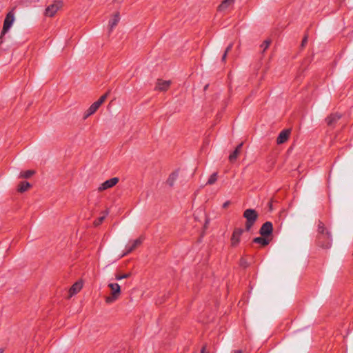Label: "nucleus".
Masks as SVG:
<instances>
[{
  "label": "nucleus",
  "mask_w": 353,
  "mask_h": 353,
  "mask_svg": "<svg viewBox=\"0 0 353 353\" xmlns=\"http://www.w3.org/2000/svg\"><path fill=\"white\" fill-rule=\"evenodd\" d=\"M318 244L323 248L327 249L331 246V234L325 225L320 222L318 225Z\"/></svg>",
  "instance_id": "1"
},
{
  "label": "nucleus",
  "mask_w": 353,
  "mask_h": 353,
  "mask_svg": "<svg viewBox=\"0 0 353 353\" xmlns=\"http://www.w3.org/2000/svg\"><path fill=\"white\" fill-rule=\"evenodd\" d=\"M108 286L110 289V294L105 297V303L110 304L119 299L121 294V289L117 283H109Z\"/></svg>",
  "instance_id": "2"
},
{
  "label": "nucleus",
  "mask_w": 353,
  "mask_h": 353,
  "mask_svg": "<svg viewBox=\"0 0 353 353\" xmlns=\"http://www.w3.org/2000/svg\"><path fill=\"white\" fill-rule=\"evenodd\" d=\"M243 216L246 219L245 229L250 230L258 218V214L255 210L247 209L243 212Z\"/></svg>",
  "instance_id": "3"
},
{
  "label": "nucleus",
  "mask_w": 353,
  "mask_h": 353,
  "mask_svg": "<svg viewBox=\"0 0 353 353\" xmlns=\"http://www.w3.org/2000/svg\"><path fill=\"white\" fill-rule=\"evenodd\" d=\"M63 3L61 0H54L53 3L45 9L44 15L48 17H53L57 12L62 8Z\"/></svg>",
  "instance_id": "4"
},
{
  "label": "nucleus",
  "mask_w": 353,
  "mask_h": 353,
  "mask_svg": "<svg viewBox=\"0 0 353 353\" xmlns=\"http://www.w3.org/2000/svg\"><path fill=\"white\" fill-rule=\"evenodd\" d=\"M14 21V14L13 11L9 12L4 19L3 26L0 36L1 43L3 42V37L5 34L10 30Z\"/></svg>",
  "instance_id": "5"
},
{
  "label": "nucleus",
  "mask_w": 353,
  "mask_h": 353,
  "mask_svg": "<svg viewBox=\"0 0 353 353\" xmlns=\"http://www.w3.org/2000/svg\"><path fill=\"white\" fill-rule=\"evenodd\" d=\"M143 240H144V237L141 236L139 238L131 241L130 242V245L126 246V251L123 254L121 257L130 254V252L134 251L136 248L139 247L142 244Z\"/></svg>",
  "instance_id": "6"
},
{
  "label": "nucleus",
  "mask_w": 353,
  "mask_h": 353,
  "mask_svg": "<svg viewBox=\"0 0 353 353\" xmlns=\"http://www.w3.org/2000/svg\"><path fill=\"white\" fill-rule=\"evenodd\" d=\"M243 232V230L241 228H235L233 231L230 239L231 246L235 248L238 246L241 241V236Z\"/></svg>",
  "instance_id": "7"
},
{
  "label": "nucleus",
  "mask_w": 353,
  "mask_h": 353,
  "mask_svg": "<svg viewBox=\"0 0 353 353\" xmlns=\"http://www.w3.org/2000/svg\"><path fill=\"white\" fill-rule=\"evenodd\" d=\"M119 181V179L118 177H113L110 179H108L100 185V186L98 188V191L103 192L105 190L111 188L116 185L118 183Z\"/></svg>",
  "instance_id": "8"
},
{
  "label": "nucleus",
  "mask_w": 353,
  "mask_h": 353,
  "mask_svg": "<svg viewBox=\"0 0 353 353\" xmlns=\"http://www.w3.org/2000/svg\"><path fill=\"white\" fill-rule=\"evenodd\" d=\"M170 85V81L159 79L156 82L154 90L159 92H165L169 89Z\"/></svg>",
  "instance_id": "9"
},
{
  "label": "nucleus",
  "mask_w": 353,
  "mask_h": 353,
  "mask_svg": "<svg viewBox=\"0 0 353 353\" xmlns=\"http://www.w3.org/2000/svg\"><path fill=\"white\" fill-rule=\"evenodd\" d=\"M83 285V283L81 280L75 282L69 289L68 299H70L74 295L79 293L81 290Z\"/></svg>",
  "instance_id": "10"
},
{
  "label": "nucleus",
  "mask_w": 353,
  "mask_h": 353,
  "mask_svg": "<svg viewBox=\"0 0 353 353\" xmlns=\"http://www.w3.org/2000/svg\"><path fill=\"white\" fill-rule=\"evenodd\" d=\"M272 224L271 222H265L260 229V234L261 236H269L272 232Z\"/></svg>",
  "instance_id": "11"
},
{
  "label": "nucleus",
  "mask_w": 353,
  "mask_h": 353,
  "mask_svg": "<svg viewBox=\"0 0 353 353\" xmlns=\"http://www.w3.org/2000/svg\"><path fill=\"white\" fill-rule=\"evenodd\" d=\"M120 19L121 17L119 12H116L112 15L108 23L110 31H112L113 28L117 26Z\"/></svg>",
  "instance_id": "12"
},
{
  "label": "nucleus",
  "mask_w": 353,
  "mask_h": 353,
  "mask_svg": "<svg viewBox=\"0 0 353 353\" xmlns=\"http://www.w3.org/2000/svg\"><path fill=\"white\" fill-rule=\"evenodd\" d=\"M290 130L287 129V130H283L279 134V136L277 137V139H276L277 144L280 145V144H283V143H285L288 140V139L290 137Z\"/></svg>",
  "instance_id": "13"
},
{
  "label": "nucleus",
  "mask_w": 353,
  "mask_h": 353,
  "mask_svg": "<svg viewBox=\"0 0 353 353\" xmlns=\"http://www.w3.org/2000/svg\"><path fill=\"white\" fill-rule=\"evenodd\" d=\"M340 118L341 115L337 113L331 114L327 117L326 123L328 125H333L339 120Z\"/></svg>",
  "instance_id": "14"
},
{
  "label": "nucleus",
  "mask_w": 353,
  "mask_h": 353,
  "mask_svg": "<svg viewBox=\"0 0 353 353\" xmlns=\"http://www.w3.org/2000/svg\"><path fill=\"white\" fill-rule=\"evenodd\" d=\"M99 106H98V104H97L95 102H94L90 108L86 110L84 114V119H87L90 115L93 114L98 109Z\"/></svg>",
  "instance_id": "15"
},
{
  "label": "nucleus",
  "mask_w": 353,
  "mask_h": 353,
  "mask_svg": "<svg viewBox=\"0 0 353 353\" xmlns=\"http://www.w3.org/2000/svg\"><path fill=\"white\" fill-rule=\"evenodd\" d=\"M178 178V172L175 171V172H173L172 173H171L170 174V176H168L167 181H166V183L170 186V187H173L176 179Z\"/></svg>",
  "instance_id": "16"
},
{
  "label": "nucleus",
  "mask_w": 353,
  "mask_h": 353,
  "mask_svg": "<svg viewBox=\"0 0 353 353\" xmlns=\"http://www.w3.org/2000/svg\"><path fill=\"white\" fill-rule=\"evenodd\" d=\"M31 188V184L27 181L21 182L17 188V191L20 193L25 192L28 191Z\"/></svg>",
  "instance_id": "17"
},
{
  "label": "nucleus",
  "mask_w": 353,
  "mask_h": 353,
  "mask_svg": "<svg viewBox=\"0 0 353 353\" xmlns=\"http://www.w3.org/2000/svg\"><path fill=\"white\" fill-rule=\"evenodd\" d=\"M243 145V143H241V144H239L236 148V149L234 150V151L229 156V160L231 161V162H233L234 161L239 154H240V152H241V147Z\"/></svg>",
  "instance_id": "18"
},
{
  "label": "nucleus",
  "mask_w": 353,
  "mask_h": 353,
  "mask_svg": "<svg viewBox=\"0 0 353 353\" xmlns=\"http://www.w3.org/2000/svg\"><path fill=\"white\" fill-rule=\"evenodd\" d=\"M35 174V171L33 170H28L22 171L20 172L19 178L21 179H29Z\"/></svg>",
  "instance_id": "19"
},
{
  "label": "nucleus",
  "mask_w": 353,
  "mask_h": 353,
  "mask_svg": "<svg viewBox=\"0 0 353 353\" xmlns=\"http://www.w3.org/2000/svg\"><path fill=\"white\" fill-rule=\"evenodd\" d=\"M253 241L254 243L261 244L263 246H265L270 243V240L265 238L263 236L254 239Z\"/></svg>",
  "instance_id": "20"
},
{
  "label": "nucleus",
  "mask_w": 353,
  "mask_h": 353,
  "mask_svg": "<svg viewBox=\"0 0 353 353\" xmlns=\"http://www.w3.org/2000/svg\"><path fill=\"white\" fill-rule=\"evenodd\" d=\"M233 4L232 0H224L222 3L219 6L218 10L223 11L227 9L230 6Z\"/></svg>",
  "instance_id": "21"
},
{
  "label": "nucleus",
  "mask_w": 353,
  "mask_h": 353,
  "mask_svg": "<svg viewBox=\"0 0 353 353\" xmlns=\"http://www.w3.org/2000/svg\"><path fill=\"white\" fill-rule=\"evenodd\" d=\"M218 179V174L216 172L213 173L208 179V181L207 182L208 185H213Z\"/></svg>",
  "instance_id": "22"
},
{
  "label": "nucleus",
  "mask_w": 353,
  "mask_h": 353,
  "mask_svg": "<svg viewBox=\"0 0 353 353\" xmlns=\"http://www.w3.org/2000/svg\"><path fill=\"white\" fill-rule=\"evenodd\" d=\"M131 276L130 273H126V274H115V279L117 281L121 280L123 279H127L129 278Z\"/></svg>",
  "instance_id": "23"
},
{
  "label": "nucleus",
  "mask_w": 353,
  "mask_h": 353,
  "mask_svg": "<svg viewBox=\"0 0 353 353\" xmlns=\"http://www.w3.org/2000/svg\"><path fill=\"white\" fill-rule=\"evenodd\" d=\"M109 92H107L105 94H104L103 95H102L98 101H95V103L97 104H98V106H101V105L105 101V99H107V97L108 95Z\"/></svg>",
  "instance_id": "24"
},
{
  "label": "nucleus",
  "mask_w": 353,
  "mask_h": 353,
  "mask_svg": "<svg viewBox=\"0 0 353 353\" xmlns=\"http://www.w3.org/2000/svg\"><path fill=\"white\" fill-rule=\"evenodd\" d=\"M108 211H106V212H105V215H104V216H101V217L99 218V219H98V220H97V221H95L94 222V225L95 226H98V225H100V224L103 221V220L105 219V216L108 214Z\"/></svg>",
  "instance_id": "25"
},
{
  "label": "nucleus",
  "mask_w": 353,
  "mask_h": 353,
  "mask_svg": "<svg viewBox=\"0 0 353 353\" xmlns=\"http://www.w3.org/2000/svg\"><path fill=\"white\" fill-rule=\"evenodd\" d=\"M270 43H271V41L268 40V39L263 41V43L261 46V47L263 48V52H265L268 48V47L270 45Z\"/></svg>",
  "instance_id": "26"
},
{
  "label": "nucleus",
  "mask_w": 353,
  "mask_h": 353,
  "mask_svg": "<svg viewBox=\"0 0 353 353\" xmlns=\"http://www.w3.org/2000/svg\"><path fill=\"white\" fill-rule=\"evenodd\" d=\"M230 201H227L225 202H224L222 205V208H224V209H226L228 208V206L230 205Z\"/></svg>",
  "instance_id": "27"
},
{
  "label": "nucleus",
  "mask_w": 353,
  "mask_h": 353,
  "mask_svg": "<svg viewBox=\"0 0 353 353\" xmlns=\"http://www.w3.org/2000/svg\"><path fill=\"white\" fill-rule=\"evenodd\" d=\"M232 46H233V44H232V43H230V44L227 47V48H226V50H225V52L228 53V52L231 50V49H232Z\"/></svg>",
  "instance_id": "28"
},
{
  "label": "nucleus",
  "mask_w": 353,
  "mask_h": 353,
  "mask_svg": "<svg viewBox=\"0 0 353 353\" xmlns=\"http://www.w3.org/2000/svg\"><path fill=\"white\" fill-rule=\"evenodd\" d=\"M201 353H209L208 351H206V347L203 346L201 349Z\"/></svg>",
  "instance_id": "29"
},
{
  "label": "nucleus",
  "mask_w": 353,
  "mask_h": 353,
  "mask_svg": "<svg viewBox=\"0 0 353 353\" xmlns=\"http://www.w3.org/2000/svg\"><path fill=\"white\" fill-rule=\"evenodd\" d=\"M227 55H228V53L224 52V54H223V57H222V61H225L226 57H227Z\"/></svg>",
  "instance_id": "30"
},
{
  "label": "nucleus",
  "mask_w": 353,
  "mask_h": 353,
  "mask_svg": "<svg viewBox=\"0 0 353 353\" xmlns=\"http://www.w3.org/2000/svg\"><path fill=\"white\" fill-rule=\"evenodd\" d=\"M306 41H307V37H305L302 41V46H303Z\"/></svg>",
  "instance_id": "31"
},
{
  "label": "nucleus",
  "mask_w": 353,
  "mask_h": 353,
  "mask_svg": "<svg viewBox=\"0 0 353 353\" xmlns=\"http://www.w3.org/2000/svg\"><path fill=\"white\" fill-rule=\"evenodd\" d=\"M232 353H243V352L241 350H237L233 351Z\"/></svg>",
  "instance_id": "32"
},
{
  "label": "nucleus",
  "mask_w": 353,
  "mask_h": 353,
  "mask_svg": "<svg viewBox=\"0 0 353 353\" xmlns=\"http://www.w3.org/2000/svg\"><path fill=\"white\" fill-rule=\"evenodd\" d=\"M234 0H232V3H234Z\"/></svg>",
  "instance_id": "33"
}]
</instances>
